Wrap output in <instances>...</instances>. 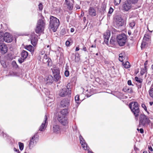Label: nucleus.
I'll return each mask as SVG.
<instances>
[{"label":"nucleus","mask_w":153,"mask_h":153,"mask_svg":"<svg viewBox=\"0 0 153 153\" xmlns=\"http://www.w3.org/2000/svg\"><path fill=\"white\" fill-rule=\"evenodd\" d=\"M129 107L134 115L135 119L137 120L140 111L138 103L136 102H132L129 104Z\"/></svg>","instance_id":"f257e3e1"},{"label":"nucleus","mask_w":153,"mask_h":153,"mask_svg":"<svg viewBox=\"0 0 153 153\" xmlns=\"http://www.w3.org/2000/svg\"><path fill=\"white\" fill-rule=\"evenodd\" d=\"M59 24V20L53 16L50 17V27L54 32L56 31Z\"/></svg>","instance_id":"f03ea898"},{"label":"nucleus","mask_w":153,"mask_h":153,"mask_svg":"<svg viewBox=\"0 0 153 153\" xmlns=\"http://www.w3.org/2000/svg\"><path fill=\"white\" fill-rule=\"evenodd\" d=\"M45 27V23L43 20L39 19L37 22L36 28L35 29L36 32L37 33H41L43 31Z\"/></svg>","instance_id":"7ed1b4c3"},{"label":"nucleus","mask_w":153,"mask_h":153,"mask_svg":"<svg viewBox=\"0 0 153 153\" xmlns=\"http://www.w3.org/2000/svg\"><path fill=\"white\" fill-rule=\"evenodd\" d=\"M139 119V126L140 127L144 126L149 124L150 122V120L149 118L144 114L140 115Z\"/></svg>","instance_id":"20e7f679"},{"label":"nucleus","mask_w":153,"mask_h":153,"mask_svg":"<svg viewBox=\"0 0 153 153\" xmlns=\"http://www.w3.org/2000/svg\"><path fill=\"white\" fill-rule=\"evenodd\" d=\"M38 139V136L37 134L34 135L32 137L29 144V147L30 149H31L36 144Z\"/></svg>","instance_id":"39448f33"},{"label":"nucleus","mask_w":153,"mask_h":153,"mask_svg":"<svg viewBox=\"0 0 153 153\" xmlns=\"http://www.w3.org/2000/svg\"><path fill=\"white\" fill-rule=\"evenodd\" d=\"M71 90L67 88H64L59 91V95L62 97H65L67 95L69 96L71 95Z\"/></svg>","instance_id":"423d86ee"},{"label":"nucleus","mask_w":153,"mask_h":153,"mask_svg":"<svg viewBox=\"0 0 153 153\" xmlns=\"http://www.w3.org/2000/svg\"><path fill=\"white\" fill-rule=\"evenodd\" d=\"M79 139L82 146L84 150H87L88 151V153H94L90 150L89 147L88 146L87 144L85 143V140L81 135L79 136Z\"/></svg>","instance_id":"0eeeda50"},{"label":"nucleus","mask_w":153,"mask_h":153,"mask_svg":"<svg viewBox=\"0 0 153 153\" xmlns=\"http://www.w3.org/2000/svg\"><path fill=\"white\" fill-rule=\"evenodd\" d=\"M115 23L118 27L122 26L124 24V22L120 15H117L114 19Z\"/></svg>","instance_id":"6e6552de"},{"label":"nucleus","mask_w":153,"mask_h":153,"mask_svg":"<svg viewBox=\"0 0 153 153\" xmlns=\"http://www.w3.org/2000/svg\"><path fill=\"white\" fill-rule=\"evenodd\" d=\"M52 130L53 132L56 134L59 133L60 132V128L58 124L55 122H52Z\"/></svg>","instance_id":"1a4fd4ad"},{"label":"nucleus","mask_w":153,"mask_h":153,"mask_svg":"<svg viewBox=\"0 0 153 153\" xmlns=\"http://www.w3.org/2000/svg\"><path fill=\"white\" fill-rule=\"evenodd\" d=\"M58 120L61 124L64 126L67 125L68 123L67 118L63 116H59Z\"/></svg>","instance_id":"9d476101"},{"label":"nucleus","mask_w":153,"mask_h":153,"mask_svg":"<svg viewBox=\"0 0 153 153\" xmlns=\"http://www.w3.org/2000/svg\"><path fill=\"white\" fill-rule=\"evenodd\" d=\"M1 39H0V41ZM8 48L7 46L2 42H0V53L1 54H4L7 52Z\"/></svg>","instance_id":"9b49d317"},{"label":"nucleus","mask_w":153,"mask_h":153,"mask_svg":"<svg viewBox=\"0 0 153 153\" xmlns=\"http://www.w3.org/2000/svg\"><path fill=\"white\" fill-rule=\"evenodd\" d=\"M47 116L45 115V116L44 121L39 127V130L40 131H44L45 130L48 125V122L47 121Z\"/></svg>","instance_id":"f8f14e48"},{"label":"nucleus","mask_w":153,"mask_h":153,"mask_svg":"<svg viewBox=\"0 0 153 153\" xmlns=\"http://www.w3.org/2000/svg\"><path fill=\"white\" fill-rule=\"evenodd\" d=\"M70 100L68 99H65L62 100L60 105L63 107H68L70 105Z\"/></svg>","instance_id":"ddd939ff"},{"label":"nucleus","mask_w":153,"mask_h":153,"mask_svg":"<svg viewBox=\"0 0 153 153\" xmlns=\"http://www.w3.org/2000/svg\"><path fill=\"white\" fill-rule=\"evenodd\" d=\"M11 34L8 32L4 33L3 32H0V38H12Z\"/></svg>","instance_id":"4468645a"},{"label":"nucleus","mask_w":153,"mask_h":153,"mask_svg":"<svg viewBox=\"0 0 153 153\" xmlns=\"http://www.w3.org/2000/svg\"><path fill=\"white\" fill-rule=\"evenodd\" d=\"M54 81L53 77L51 75H49L45 79V82L47 85H50L53 83Z\"/></svg>","instance_id":"2eb2a0df"},{"label":"nucleus","mask_w":153,"mask_h":153,"mask_svg":"<svg viewBox=\"0 0 153 153\" xmlns=\"http://www.w3.org/2000/svg\"><path fill=\"white\" fill-rule=\"evenodd\" d=\"M89 15L91 16H95L97 15V12L95 9L93 7H90L88 10Z\"/></svg>","instance_id":"dca6fc26"},{"label":"nucleus","mask_w":153,"mask_h":153,"mask_svg":"<svg viewBox=\"0 0 153 153\" xmlns=\"http://www.w3.org/2000/svg\"><path fill=\"white\" fill-rule=\"evenodd\" d=\"M149 39H143L141 46L142 49L147 46L148 44L147 42L149 41Z\"/></svg>","instance_id":"f3484780"},{"label":"nucleus","mask_w":153,"mask_h":153,"mask_svg":"<svg viewBox=\"0 0 153 153\" xmlns=\"http://www.w3.org/2000/svg\"><path fill=\"white\" fill-rule=\"evenodd\" d=\"M123 7L124 10L126 11H128L131 8L130 3L128 2L125 3L123 4Z\"/></svg>","instance_id":"a211bd4d"},{"label":"nucleus","mask_w":153,"mask_h":153,"mask_svg":"<svg viewBox=\"0 0 153 153\" xmlns=\"http://www.w3.org/2000/svg\"><path fill=\"white\" fill-rule=\"evenodd\" d=\"M117 42L120 46L124 45L126 42V39H117Z\"/></svg>","instance_id":"6ab92c4d"},{"label":"nucleus","mask_w":153,"mask_h":153,"mask_svg":"<svg viewBox=\"0 0 153 153\" xmlns=\"http://www.w3.org/2000/svg\"><path fill=\"white\" fill-rule=\"evenodd\" d=\"M28 54V53L27 51L23 50L21 53V57L23 59H25L27 57Z\"/></svg>","instance_id":"aec40b11"},{"label":"nucleus","mask_w":153,"mask_h":153,"mask_svg":"<svg viewBox=\"0 0 153 153\" xmlns=\"http://www.w3.org/2000/svg\"><path fill=\"white\" fill-rule=\"evenodd\" d=\"M19 74L17 72H15L13 71H10L9 73V75L13 76H19Z\"/></svg>","instance_id":"412c9836"},{"label":"nucleus","mask_w":153,"mask_h":153,"mask_svg":"<svg viewBox=\"0 0 153 153\" xmlns=\"http://www.w3.org/2000/svg\"><path fill=\"white\" fill-rule=\"evenodd\" d=\"M111 35L110 32L109 30H107L103 35L104 38H109Z\"/></svg>","instance_id":"4be33fe9"},{"label":"nucleus","mask_w":153,"mask_h":153,"mask_svg":"<svg viewBox=\"0 0 153 153\" xmlns=\"http://www.w3.org/2000/svg\"><path fill=\"white\" fill-rule=\"evenodd\" d=\"M65 3L67 5L68 8L70 10L72 9L73 8V4L70 3L69 1H68V0H65Z\"/></svg>","instance_id":"5701e85b"},{"label":"nucleus","mask_w":153,"mask_h":153,"mask_svg":"<svg viewBox=\"0 0 153 153\" xmlns=\"http://www.w3.org/2000/svg\"><path fill=\"white\" fill-rule=\"evenodd\" d=\"M25 47L26 50L30 52H33L34 51V48L31 45L26 46Z\"/></svg>","instance_id":"b1692460"},{"label":"nucleus","mask_w":153,"mask_h":153,"mask_svg":"<svg viewBox=\"0 0 153 153\" xmlns=\"http://www.w3.org/2000/svg\"><path fill=\"white\" fill-rule=\"evenodd\" d=\"M147 73V68L144 67V68H141V71H140V74L141 75H143L145 74H146Z\"/></svg>","instance_id":"393cba45"},{"label":"nucleus","mask_w":153,"mask_h":153,"mask_svg":"<svg viewBox=\"0 0 153 153\" xmlns=\"http://www.w3.org/2000/svg\"><path fill=\"white\" fill-rule=\"evenodd\" d=\"M38 39H31L30 41L31 44L35 46L37 43Z\"/></svg>","instance_id":"a878e982"},{"label":"nucleus","mask_w":153,"mask_h":153,"mask_svg":"<svg viewBox=\"0 0 153 153\" xmlns=\"http://www.w3.org/2000/svg\"><path fill=\"white\" fill-rule=\"evenodd\" d=\"M60 113L63 115H65L68 113V110L67 109H64L61 111Z\"/></svg>","instance_id":"bb28decb"},{"label":"nucleus","mask_w":153,"mask_h":153,"mask_svg":"<svg viewBox=\"0 0 153 153\" xmlns=\"http://www.w3.org/2000/svg\"><path fill=\"white\" fill-rule=\"evenodd\" d=\"M106 6L105 4H102L100 8V11L102 13H104L105 11Z\"/></svg>","instance_id":"cd10ccee"},{"label":"nucleus","mask_w":153,"mask_h":153,"mask_svg":"<svg viewBox=\"0 0 153 153\" xmlns=\"http://www.w3.org/2000/svg\"><path fill=\"white\" fill-rule=\"evenodd\" d=\"M52 71L53 75L60 74L59 70L57 68H54Z\"/></svg>","instance_id":"c85d7f7f"},{"label":"nucleus","mask_w":153,"mask_h":153,"mask_svg":"<svg viewBox=\"0 0 153 153\" xmlns=\"http://www.w3.org/2000/svg\"><path fill=\"white\" fill-rule=\"evenodd\" d=\"M123 64L124 67L126 68H128L130 67V64L128 61L126 62L124 64L123 63Z\"/></svg>","instance_id":"c756f323"},{"label":"nucleus","mask_w":153,"mask_h":153,"mask_svg":"<svg viewBox=\"0 0 153 153\" xmlns=\"http://www.w3.org/2000/svg\"><path fill=\"white\" fill-rule=\"evenodd\" d=\"M114 9L111 7L109 9V11L108 13L107 16L108 17H109L111 16V14L112 13Z\"/></svg>","instance_id":"7c9ffc66"},{"label":"nucleus","mask_w":153,"mask_h":153,"mask_svg":"<svg viewBox=\"0 0 153 153\" xmlns=\"http://www.w3.org/2000/svg\"><path fill=\"white\" fill-rule=\"evenodd\" d=\"M54 77L55 80L58 81L61 78V76L59 75V74H56L53 75Z\"/></svg>","instance_id":"2f4dec72"},{"label":"nucleus","mask_w":153,"mask_h":153,"mask_svg":"<svg viewBox=\"0 0 153 153\" xmlns=\"http://www.w3.org/2000/svg\"><path fill=\"white\" fill-rule=\"evenodd\" d=\"M117 38H126V36L125 34L122 33L118 36Z\"/></svg>","instance_id":"473e14b6"},{"label":"nucleus","mask_w":153,"mask_h":153,"mask_svg":"<svg viewBox=\"0 0 153 153\" xmlns=\"http://www.w3.org/2000/svg\"><path fill=\"white\" fill-rule=\"evenodd\" d=\"M1 41H2L3 42L5 41V42L7 43H10L12 42L13 40V39H1Z\"/></svg>","instance_id":"72a5a7b5"},{"label":"nucleus","mask_w":153,"mask_h":153,"mask_svg":"<svg viewBox=\"0 0 153 153\" xmlns=\"http://www.w3.org/2000/svg\"><path fill=\"white\" fill-rule=\"evenodd\" d=\"M123 90L124 91L128 93H131L133 92V91L131 88H128L127 89L126 88H124Z\"/></svg>","instance_id":"f704fd0d"},{"label":"nucleus","mask_w":153,"mask_h":153,"mask_svg":"<svg viewBox=\"0 0 153 153\" xmlns=\"http://www.w3.org/2000/svg\"><path fill=\"white\" fill-rule=\"evenodd\" d=\"M135 80L137 82H139L140 84L142 83L143 82V79L140 78H139L138 77L136 76L135 77Z\"/></svg>","instance_id":"c9c22d12"},{"label":"nucleus","mask_w":153,"mask_h":153,"mask_svg":"<svg viewBox=\"0 0 153 153\" xmlns=\"http://www.w3.org/2000/svg\"><path fill=\"white\" fill-rule=\"evenodd\" d=\"M151 32H150L149 33H146L145 35L143 38H150L152 37L151 36Z\"/></svg>","instance_id":"e433bc0d"},{"label":"nucleus","mask_w":153,"mask_h":153,"mask_svg":"<svg viewBox=\"0 0 153 153\" xmlns=\"http://www.w3.org/2000/svg\"><path fill=\"white\" fill-rule=\"evenodd\" d=\"M19 145L20 150L21 151L23 150L24 148L23 143L19 142Z\"/></svg>","instance_id":"4c0bfd02"},{"label":"nucleus","mask_w":153,"mask_h":153,"mask_svg":"<svg viewBox=\"0 0 153 153\" xmlns=\"http://www.w3.org/2000/svg\"><path fill=\"white\" fill-rule=\"evenodd\" d=\"M75 100L76 102H81L79 100V96L78 95H76L75 97Z\"/></svg>","instance_id":"58836bf2"},{"label":"nucleus","mask_w":153,"mask_h":153,"mask_svg":"<svg viewBox=\"0 0 153 153\" xmlns=\"http://www.w3.org/2000/svg\"><path fill=\"white\" fill-rule=\"evenodd\" d=\"M149 94L150 97L153 99V88L149 90Z\"/></svg>","instance_id":"ea45409f"},{"label":"nucleus","mask_w":153,"mask_h":153,"mask_svg":"<svg viewBox=\"0 0 153 153\" xmlns=\"http://www.w3.org/2000/svg\"><path fill=\"white\" fill-rule=\"evenodd\" d=\"M127 2L130 3H135L137 1V0H127Z\"/></svg>","instance_id":"a19ab883"},{"label":"nucleus","mask_w":153,"mask_h":153,"mask_svg":"<svg viewBox=\"0 0 153 153\" xmlns=\"http://www.w3.org/2000/svg\"><path fill=\"white\" fill-rule=\"evenodd\" d=\"M12 65L14 67L16 68L18 67V66L17 65L16 62L15 61H13L12 63Z\"/></svg>","instance_id":"79ce46f5"},{"label":"nucleus","mask_w":153,"mask_h":153,"mask_svg":"<svg viewBox=\"0 0 153 153\" xmlns=\"http://www.w3.org/2000/svg\"><path fill=\"white\" fill-rule=\"evenodd\" d=\"M121 0H114V3L115 5H117L119 4L121 2Z\"/></svg>","instance_id":"37998d69"},{"label":"nucleus","mask_w":153,"mask_h":153,"mask_svg":"<svg viewBox=\"0 0 153 153\" xmlns=\"http://www.w3.org/2000/svg\"><path fill=\"white\" fill-rule=\"evenodd\" d=\"M80 102H76V104L74 106L73 105L74 108H75V110L79 106V105L80 104Z\"/></svg>","instance_id":"c03bdc74"},{"label":"nucleus","mask_w":153,"mask_h":153,"mask_svg":"<svg viewBox=\"0 0 153 153\" xmlns=\"http://www.w3.org/2000/svg\"><path fill=\"white\" fill-rule=\"evenodd\" d=\"M135 24V22L134 21H133L130 23V27L132 28L134 26Z\"/></svg>","instance_id":"a18cd8bd"},{"label":"nucleus","mask_w":153,"mask_h":153,"mask_svg":"<svg viewBox=\"0 0 153 153\" xmlns=\"http://www.w3.org/2000/svg\"><path fill=\"white\" fill-rule=\"evenodd\" d=\"M25 59H23V58H22L21 57V58H20L19 59L18 61L20 63H22L23 62H24V61Z\"/></svg>","instance_id":"49530a36"},{"label":"nucleus","mask_w":153,"mask_h":153,"mask_svg":"<svg viewBox=\"0 0 153 153\" xmlns=\"http://www.w3.org/2000/svg\"><path fill=\"white\" fill-rule=\"evenodd\" d=\"M65 75L66 76L68 77L69 76V73L68 70H66L65 72Z\"/></svg>","instance_id":"de8ad7c7"},{"label":"nucleus","mask_w":153,"mask_h":153,"mask_svg":"<svg viewBox=\"0 0 153 153\" xmlns=\"http://www.w3.org/2000/svg\"><path fill=\"white\" fill-rule=\"evenodd\" d=\"M31 38L35 39V38H36L37 35H36L35 34V33H32V34H31Z\"/></svg>","instance_id":"09e8293b"},{"label":"nucleus","mask_w":153,"mask_h":153,"mask_svg":"<svg viewBox=\"0 0 153 153\" xmlns=\"http://www.w3.org/2000/svg\"><path fill=\"white\" fill-rule=\"evenodd\" d=\"M45 91L46 92L45 93V94L47 96H48L50 95V92L48 91V90L47 89H45Z\"/></svg>","instance_id":"8fccbe9b"},{"label":"nucleus","mask_w":153,"mask_h":153,"mask_svg":"<svg viewBox=\"0 0 153 153\" xmlns=\"http://www.w3.org/2000/svg\"><path fill=\"white\" fill-rule=\"evenodd\" d=\"M114 39H111L110 40V43L111 44H114Z\"/></svg>","instance_id":"3c124183"},{"label":"nucleus","mask_w":153,"mask_h":153,"mask_svg":"<svg viewBox=\"0 0 153 153\" xmlns=\"http://www.w3.org/2000/svg\"><path fill=\"white\" fill-rule=\"evenodd\" d=\"M70 42L68 41H67L65 42V45L67 46H70Z\"/></svg>","instance_id":"603ef678"},{"label":"nucleus","mask_w":153,"mask_h":153,"mask_svg":"<svg viewBox=\"0 0 153 153\" xmlns=\"http://www.w3.org/2000/svg\"><path fill=\"white\" fill-rule=\"evenodd\" d=\"M39 10H41L42 9L43 7L42 4L41 3L39 4Z\"/></svg>","instance_id":"864d4df0"},{"label":"nucleus","mask_w":153,"mask_h":153,"mask_svg":"<svg viewBox=\"0 0 153 153\" xmlns=\"http://www.w3.org/2000/svg\"><path fill=\"white\" fill-rule=\"evenodd\" d=\"M127 83L129 85L133 86V85L132 84L131 81L130 80L128 81Z\"/></svg>","instance_id":"5fc2aeb1"},{"label":"nucleus","mask_w":153,"mask_h":153,"mask_svg":"<svg viewBox=\"0 0 153 153\" xmlns=\"http://www.w3.org/2000/svg\"><path fill=\"white\" fill-rule=\"evenodd\" d=\"M109 39H104V42L106 44L108 45V41Z\"/></svg>","instance_id":"6e6d98bb"},{"label":"nucleus","mask_w":153,"mask_h":153,"mask_svg":"<svg viewBox=\"0 0 153 153\" xmlns=\"http://www.w3.org/2000/svg\"><path fill=\"white\" fill-rule=\"evenodd\" d=\"M142 106L143 108H144V109L146 111L147 110V108H146L145 105L144 104H142Z\"/></svg>","instance_id":"4d7b16f0"},{"label":"nucleus","mask_w":153,"mask_h":153,"mask_svg":"<svg viewBox=\"0 0 153 153\" xmlns=\"http://www.w3.org/2000/svg\"><path fill=\"white\" fill-rule=\"evenodd\" d=\"M137 130L138 131L140 130V133L142 134L144 132L143 130V128H140V130H139V128H138L137 129Z\"/></svg>","instance_id":"13d9d810"},{"label":"nucleus","mask_w":153,"mask_h":153,"mask_svg":"<svg viewBox=\"0 0 153 153\" xmlns=\"http://www.w3.org/2000/svg\"><path fill=\"white\" fill-rule=\"evenodd\" d=\"M96 47V45H92L91 46V47L89 48V50L91 52H92V50H91V48H95Z\"/></svg>","instance_id":"bf43d9fd"},{"label":"nucleus","mask_w":153,"mask_h":153,"mask_svg":"<svg viewBox=\"0 0 153 153\" xmlns=\"http://www.w3.org/2000/svg\"><path fill=\"white\" fill-rule=\"evenodd\" d=\"M123 56L119 57V59L120 61L122 62L123 60Z\"/></svg>","instance_id":"052dcab7"},{"label":"nucleus","mask_w":153,"mask_h":153,"mask_svg":"<svg viewBox=\"0 0 153 153\" xmlns=\"http://www.w3.org/2000/svg\"><path fill=\"white\" fill-rule=\"evenodd\" d=\"M1 63L2 65L5 68V67H6V64H4L3 61H1Z\"/></svg>","instance_id":"680f3d73"},{"label":"nucleus","mask_w":153,"mask_h":153,"mask_svg":"<svg viewBox=\"0 0 153 153\" xmlns=\"http://www.w3.org/2000/svg\"><path fill=\"white\" fill-rule=\"evenodd\" d=\"M149 150V151L152 152L153 149L151 146H149L148 147Z\"/></svg>","instance_id":"e2e57ef3"},{"label":"nucleus","mask_w":153,"mask_h":153,"mask_svg":"<svg viewBox=\"0 0 153 153\" xmlns=\"http://www.w3.org/2000/svg\"><path fill=\"white\" fill-rule=\"evenodd\" d=\"M14 150L15 151L17 152H18L17 153H20V152L19 151V150L18 149H16L15 148H14Z\"/></svg>","instance_id":"0e129e2a"},{"label":"nucleus","mask_w":153,"mask_h":153,"mask_svg":"<svg viewBox=\"0 0 153 153\" xmlns=\"http://www.w3.org/2000/svg\"><path fill=\"white\" fill-rule=\"evenodd\" d=\"M148 62V61L146 60V62L144 63V67L147 68L146 65H147Z\"/></svg>","instance_id":"69168bd1"},{"label":"nucleus","mask_w":153,"mask_h":153,"mask_svg":"<svg viewBox=\"0 0 153 153\" xmlns=\"http://www.w3.org/2000/svg\"><path fill=\"white\" fill-rule=\"evenodd\" d=\"M1 135H2L3 137H6L7 136V135L6 134H4V132H2L1 134Z\"/></svg>","instance_id":"338daca9"},{"label":"nucleus","mask_w":153,"mask_h":153,"mask_svg":"<svg viewBox=\"0 0 153 153\" xmlns=\"http://www.w3.org/2000/svg\"><path fill=\"white\" fill-rule=\"evenodd\" d=\"M21 34H19V33H16V35H14V36H16V37H17L18 36H20L21 35Z\"/></svg>","instance_id":"774afa93"}]
</instances>
